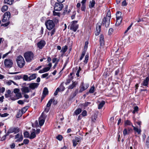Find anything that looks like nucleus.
<instances>
[{
  "mask_svg": "<svg viewBox=\"0 0 149 149\" xmlns=\"http://www.w3.org/2000/svg\"><path fill=\"white\" fill-rule=\"evenodd\" d=\"M34 54L31 52H27L25 53L24 56L26 62H31L34 59Z\"/></svg>",
  "mask_w": 149,
  "mask_h": 149,
  "instance_id": "1",
  "label": "nucleus"
},
{
  "mask_svg": "<svg viewBox=\"0 0 149 149\" xmlns=\"http://www.w3.org/2000/svg\"><path fill=\"white\" fill-rule=\"evenodd\" d=\"M16 61L18 66L20 68H22L25 65V62L23 57L19 55L17 56Z\"/></svg>",
  "mask_w": 149,
  "mask_h": 149,
  "instance_id": "2",
  "label": "nucleus"
},
{
  "mask_svg": "<svg viewBox=\"0 0 149 149\" xmlns=\"http://www.w3.org/2000/svg\"><path fill=\"white\" fill-rule=\"evenodd\" d=\"M45 24L47 28L49 30L52 29L55 26L54 23L52 20H48L45 22Z\"/></svg>",
  "mask_w": 149,
  "mask_h": 149,
  "instance_id": "3",
  "label": "nucleus"
},
{
  "mask_svg": "<svg viewBox=\"0 0 149 149\" xmlns=\"http://www.w3.org/2000/svg\"><path fill=\"white\" fill-rule=\"evenodd\" d=\"M110 20V15L109 16L105 17L104 18L103 21L102 22L103 25H105L106 27H108Z\"/></svg>",
  "mask_w": 149,
  "mask_h": 149,
  "instance_id": "4",
  "label": "nucleus"
},
{
  "mask_svg": "<svg viewBox=\"0 0 149 149\" xmlns=\"http://www.w3.org/2000/svg\"><path fill=\"white\" fill-rule=\"evenodd\" d=\"M4 64L6 67L10 68L12 67L13 63L12 60L9 59H6L4 60Z\"/></svg>",
  "mask_w": 149,
  "mask_h": 149,
  "instance_id": "5",
  "label": "nucleus"
},
{
  "mask_svg": "<svg viewBox=\"0 0 149 149\" xmlns=\"http://www.w3.org/2000/svg\"><path fill=\"white\" fill-rule=\"evenodd\" d=\"M77 21H74L72 22L71 24L70 29L74 31L75 32L78 27V25L77 24Z\"/></svg>",
  "mask_w": 149,
  "mask_h": 149,
  "instance_id": "6",
  "label": "nucleus"
},
{
  "mask_svg": "<svg viewBox=\"0 0 149 149\" xmlns=\"http://www.w3.org/2000/svg\"><path fill=\"white\" fill-rule=\"evenodd\" d=\"M10 17V13L9 12H6L4 14L2 21L4 22L9 20Z\"/></svg>",
  "mask_w": 149,
  "mask_h": 149,
  "instance_id": "7",
  "label": "nucleus"
},
{
  "mask_svg": "<svg viewBox=\"0 0 149 149\" xmlns=\"http://www.w3.org/2000/svg\"><path fill=\"white\" fill-rule=\"evenodd\" d=\"M63 6V5L62 3H56L54 6V9L57 11H60L62 9Z\"/></svg>",
  "mask_w": 149,
  "mask_h": 149,
  "instance_id": "8",
  "label": "nucleus"
},
{
  "mask_svg": "<svg viewBox=\"0 0 149 149\" xmlns=\"http://www.w3.org/2000/svg\"><path fill=\"white\" fill-rule=\"evenodd\" d=\"M82 140V138L80 136L79 137L75 136L74 139L72 140L73 146L75 147L78 143L79 142Z\"/></svg>",
  "mask_w": 149,
  "mask_h": 149,
  "instance_id": "9",
  "label": "nucleus"
},
{
  "mask_svg": "<svg viewBox=\"0 0 149 149\" xmlns=\"http://www.w3.org/2000/svg\"><path fill=\"white\" fill-rule=\"evenodd\" d=\"M101 25L97 23L96 25V31L95 32V34L96 36H97L99 34L101 31Z\"/></svg>",
  "mask_w": 149,
  "mask_h": 149,
  "instance_id": "10",
  "label": "nucleus"
},
{
  "mask_svg": "<svg viewBox=\"0 0 149 149\" xmlns=\"http://www.w3.org/2000/svg\"><path fill=\"white\" fill-rule=\"evenodd\" d=\"M22 92V94L27 93L29 92V87L23 86L21 89Z\"/></svg>",
  "mask_w": 149,
  "mask_h": 149,
  "instance_id": "11",
  "label": "nucleus"
},
{
  "mask_svg": "<svg viewBox=\"0 0 149 149\" xmlns=\"http://www.w3.org/2000/svg\"><path fill=\"white\" fill-rule=\"evenodd\" d=\"M10 133L15 132V133H17L19 131V129L17 127H11L8 130Z\"/></svg>",
  "mask_w": 149,
  "mask_h": 149,
  "instance_id": "12",
  "label": "nucleus"
},
{
  "mask_svg": "<svg viewBox=\"0 0 149 149\" xmlns=\"http://www.w3.org/2000/svg\"><path fill=\"white\" fill-rule=\"evenodd\" d=\"M45 44V42L44 40H41L38 43L37 45L39 48L42 49L44 46Z\"/></svg>",
  "mask_w": 149,
  "mask_h": 149,
  "instance_id": "13",
  "label": "nucleus"
},
{
  "mask_svg": "<svg viewBox=\"0 0 149 149\" xmlns=\"http://www.w3.org/2000/svg\"><path fill=\"white\" fill-rule=\"evenodd\" d=\"M84 85L85 84H82L81 86L80 87V89L79 91L80 93L82 92L88 88V86H85Z\"/></svg>",
  "mask_w": 149,
  "mask_h": 149,
  "instance_id": "14",
  "label": "nucleus"
},
{
  "mask_svg": "<svg viewBox=\"0 0 149 149\" xmlns=\"http://www.w3.org/2000/svg\"><path fill=\"white\" fill-rule=\"evenodd\" d=\"M100 45L101 46H102L104 45V41L103 36L100 35Z\"/></svg>",
  "mask_w": 149,
  "mask_h": 149,
  "instance_id": "15",
  "label": "nucleus"
},
{
  "mask_svg": "<svg viewBox=\"0 0 149 149\" xmlns=\"http://www.w3.org/2000/svg\"><path fill=\"white\" fill-rule=\"evenodd\" d=\"M116 18V26H118L120 24L122 20V17H120Z\"/></svg>",
  "mask_w": 149,
  "mask_h": 149,
  "instance_id": "16",
  "label": "nucleus"
},
{
  "mask_svg": "<svg viewBox=\"0 0 149 149\" xmlns=\"http://www.w3.org/2000/svg\"><path fill=\"white\" fill-rule=\"evenodd\" d=\"M95 4V1L94 0H92L89 2V7L90 8H91L94 6Z\"/></svg>",
  "mask_w": 149,
  "mask_h": 149,
  "instance_id": "17",
  "label": "nucleus"
},
{
  "mask_svg": "<svg viewBox=\"0 0 149 149\" xmlns=\"http://www.w3.org/2000/svg\"><path fill=\"white\" fill-rule=\"evenodd\" d=\"M45 120L44 119L42 118L41 117H40L39 119V124L40 126H42L45 122Z\"/></svg>",
  "mask_w": 149,
  "mask_h": 149,
  "instance_id": "18",
  "label": "nucleus"
},
{
  "mask_svg": "<svg viewBox=\"0 0 149 149\" xmlns=\"http://www.w3.org/2000/svg\"><path fill=\"white\" fill-rule=\"evenodd\" d=\"M33 132L29 136V138L31 139H33L36 137V135L35 133V129H33Z\"/></svg>",
  "mask_w": 149,
  "mask_h": 149,
  "instance_id": "19",
  "label": "nucleus"
},
{
  "mask_svg": "<svg viewBox=\"0 0 149 149\" xmlns=\"http://www.w3.org/2000/svg\"><path fill=\"white\" fill-rule=\"evenodd\" d=\"M14 1V0H4V2L5 3L11 5L13 4Z\"/></svg>",
  "mask_w": 149,
  "mask_h": 149,
  "instance_id": "20",
  "label": "nucleus"
},
{
  "mask_svg": "<svg viewBox=\"0 0 149 149\" xmlns=\"http://www.w3.org/2000/svg\"><path fill=\"white\" fill-rule=\"evenodd\" d=\"M110 73H111L110 72H107V70L106 69L105 70V72L103 74L104 77L106 78L109 76V75L110 74Z\"/></svg>",
  "mask_w": 149,
  "mask_h": 149,
  "instance_id": "21",
  "label": "nucleus"
},
{
  "mask_svg": "<svg viewBox=\"0 0 149 149\" xmlns=\"http://www.w3.org/2000/svg\"><path fill=\"white\" fill-rule=\"evenodd\" d=\"M105 102L104 101H102L98 105V109H102L105 104Z\"/></svg>",
  "mask_w": 149,
  "mask_h": 149,
  "instance_id": "22",
  "label": "nucleus"
},
{
  "mask_svg": "<svg viewBox=\"0 0 149 149\" xmlns=\"http://www.w3.org/2000/svg\"><path fill=\"white\" fill-rule=\"evenodd\" d=\"M36 77V74H33L31 75L29 77V80L30 81L31 80L35 79Z\"/></svg>",
  "mask_w": 149,
  "mask_h": 149,
  "instance_id": "23",
  "label": "nucleus"
},
{
  "mask_svg": "<svg viewBox=\"0 0 149 149\" xmlns=\"http://www.w3.org/2000/svg\"><path fill=\"white\" fill-rule=\"evenodd\" d=\"M29 88L32 89H34L38 87V84H29Z\"/></svg>",
  "mask_w": 149,
  "mask_h": 149,
  "instance_id": "24",
  "label": "nucleus"
},
{
  "mask_svg": "<svg viewBox=\"0 0 149 149\" xmlns=\"http://www.w3.org/2000/svg\"><path fill=\"white\" fill-rule=\"evenodd\" d=\"M132 127H133L134 130L136 132H137L138 134H141V130L139 128L136 127L132 125Z\"/></svg>",
  "mask_w": 149,
  "mask_h": 149,
  "instance_id": "25",
  "label": "nucleus"
},
{
  "mask_svg": "<svg viewBox=\"0 0 149 149\" xmlns=\"http://www.w3.org/2000/svg\"><path fill=\"white\" fill-rule=\"evenodd\" d=\"M68 49V47L66 45L63 46L62 49L61 50V52H63V53H65L67 50Z\"/></svg>",
  "mask_w": 149,
  "mask_h": 149,
  "instance_id": "26",
  "label": "nucleus"
},
{
  "mask_svg": "<svg viewBox=\"0 0 149 149\" xmlns=\"http://www.w3.org/2000/svg\"><path fill=\"white\" fill-rule=\"evenodd\" d=\"M42 94L45 95H47L48 94V91L47 87H45L43 89Z\"/></svg>",
  "mask_w": 149,
  "mask_h": 149,
  "instance_id": "27",
  "label": "nucleus"
},
{
  "mask_svg": "<svg viewBox=\"0 0 149 149\" xmlns=\"http://www.w3.org/2000/svg\"><path fill=\"white\" fill-rule=\"evenodd\" d=\"M81 111V109L80 108L74 111V113L76 115L79 114Z\"/></svg>",
  "mask_w": 149,
  "mask_h": 149,
  "instance_id": "28",
  "label": "nucleus"
},
{
  "mask_svg": "<svg viewBox=\"0 0 149 149\" xmlns=\"http://www.w3.org/2000/svg\"><path fill=\"white\" fill-rule=\"evenodd\" d=\"M23 113L20 111H19L16 115V117L17 118H19L21 117Z\"/></svg>",
  "mask_w": 149,
  "mask_h": 149,
  "instance_id": "29",
  "label": "nucleus"
},
{
  "mask_svg": "<svg viewBox=\"0 0 149 149\" xmlns=\"http://www.w3.org/2000/svg\"><path fill=\"white\" fill-rule=\"evenodd\" d=\"M8 9V7L6 5L3 6L1 8V10L2 12L6 11Z\"/></svg>",
  "mask_w": 149,
  "mask_h": 149,
  "instance_id": "30",
  "label": "nucleus"
},
{
  "mask_svg": "<svg viewBox=\"0 0 149 149\" xmlns=\"http://www.w3.org/2000/svg\"><path fill=\"white\" fill-rule=\"evenodd\" d=\"M58 88H59V90L60 91H63L65 90V88L64 87L62 84H61Z\"/></svg>",
  "mask_w": 149,
  "mask_h": 149,
  "instance_id": "31",
  "label": "nucleus"
},
{
  "mask_svg": "<svg viewBox=\"0 0 149 149\" xmlns=\"http://www.w3.org/2000/svg\"><path fill=\"white\" fill-rule=\"evenodd\" d=\"M95 90V87L94 86L91 87L90 89L89 92L90 93H93Z\"/></svg>",
  "mask_w": 149,
  "mask_h": 149,
  "instance_id": "32",
  "label": "nucleus"
},
{
  "mask_svg": "<svg viewBox=\"0 0 149 149\" xmlns=\"http://www.w3.org/2000/svg\"><path fill=\"white\" fill-rule=\"evenodd\" d=\"M125 125H129L132 126V125H133L132 123L128 120H127L125 121Z\"/></svg>",
  "mask_w": 149,
  "mask_h": 149,
  "instance_id": "33",
  "label": "nucleus"
},
{
  "mask_svg": "<svg viewBox=\"0 0 149 149\" xmlns=\"http://www.w3.org/2000/svg\"><path fill=\"white\" fill-rule=\"evenodd\" d=\"M91 104V102H87L82 104V106L84 107H86Z\"/></svg>",
  "mask_w": 149,
  "mask_h": 149,
  "instance_id": "34",
  "label": "nucleus"
},
{
  "mask_svg": "<svg viewBox=\"0 0 149 149\" xmlns=\"http://www.w3.org/2000/svg\"><path fill=\"white\" fill-rule=\"evenodd\" d=\"M121 13L119 11L117 12L116 13V18L122 17L121 16Z\"/></svg>",
  "mask_w": 149,
  "mask_h": 149,
  "instance_id": "35",
  "label": "nucleus"
},
{
  "mask_svg": "<svg viewBox=\"0 0 149 149\" xmlns=\"http://www.w3.org/2000/svg\"><path fill=\"white\" fill-rule=\"evenodd\" d=\"M52 100H53L52 99H51L48 101V102L47 105V107H48L50 106L52 103Z\"/></svg>",
  "mask_w": 149,
  "mask_h": 149,
  "instance_id": "36",
  "label": "nucleus"
},
{
  "mask_svg": "<svg viewBox=\"0 0 149 149\" xmlns=\"http://www.w3.org/2000/svg\"><path fill=\"white\" fill-rule=\"evenodd\" d=\"M24 136L25 137L29 138V134L28 132L26 131L24 132Z\"/></svg>",
  "mask_w": 149,
  "mask_h": 149,
  "instance_id": "37",
  "label": "nucleus"
},
{
  "mask_svg": "<svg viewBox=\"0 0 149 149\" xmlns=\"http://www.w3.org/2000/svg\"><path fill=\"white\" fill-rule=\"evenodd\" d=\"M23 79L25 81H29V77L27 75H24L23 77Z\"/></svg>",
  "mask_w": 149,
  "mask_h": 149,
  "instance_id": "38",
  "label": "nucleus"
},
{
  "mask_svg": "<svg viewBox=\"0 0 149 149\" xmlns=\"http://www.w3.org/2000/svg\"><path fill=\"white\" fill-rule=\"evenodd\" d=\"M86 53V52L85 51H83L82 52L81 55V56L80 58V60H81L84 57V56L85 54Z\"/></svg>",
  "mask_w": 149,
  "mask_h": 149,
  "instance_id": "39",
  "label": "nucleus"
},
{
  "mask_svg": "<svg viewBox=\"0 0 149 149\" xmlns=\"http://www.w3.org/2000/svg\"><path fill=\"white\" fill-rule=\"evenodd\" d=\"M88 55L87 54L86 55L85 57V60L84 61V62L85 63H86L88 60Z\"/></svg>",
  "mask_w": 149,
  "mask_h": 149,
  "instance_id": "40",
  "label": "nucleus"
},
{
  "mask_svg": "<svg viewBox=\"0 0 149 149\" xmlns=\"http://www.w3.org/2000/svg\"><path fill=\"white\" fill-rule=\"evenodd\" d=\"M16 96L17 97V99H19L20 98H21L22 97L21 94L20 93H16Z\"/></svg>",
  "mask_w": 149,
  "mask_h": 149,
  "instance_id": "41",
  "label": "nucleus"
},
{
  "mask_svg": "<svg viewBox=\"0 0 149 149\" xmlns=\"http://www.w3.org/2000/svg\"><path fill=\"white\" fill-rule=\"evenodd\" d=\"M149 81V78L148 77H146V79L143 81V84H148Z\"/></svg>",
  "mask_w": 149,
  "mask_h": 149,
  "instance_id": "42",
  "label": "nucleus"
},
{
  "mask_svg": "<svg viewBox=\"0 0 149 149\" xmlns=\"http://www.w3.org/2000/svg\"><path fill=\"white\" fill-rule=\"evenodd\" d=\"M139 108L137 106H135L134 107V110L132 111L133 113H135L138 111Z\"/></svg>",
  "mask_w": 149,
  "mask_h": 149,
  "instance_id": "43",
  "label": "nucleus"
},
{
  "mask_svg": "<svg viewBox=\"0 0 149 149\" xmlns=\"http://www.w3.org/2000/svg\"><path fill=\"white\" fill-rule=\"evenodd\" d=\"M27 107H24L22 109L21 111L23 113H24L27 109Z\"/></svg>",
  "mask_w": 149,
  "mask_h": 149,
  "instance_id": "44",
  "label": "nucleus"
},
{
  "mask_svg": "<svg viewBox=\"0 0 149 149\" xmlns=\"http://www.w3.org/2000/svg\"><path fill=\"white\" fill-rule=\"evenodd\" d=\"M129 134V132L127 131L126 129H125L123 131V134L124 136H125L126 135Z\"/></svg>",
  "mask_w": 149,
  "mask_h": 149,
  "instance_id": "45",
  "label": "nucleus"
},
{
  "mask_svg": "<svg viewBox=\"0 0 149 149\" xmlns=\"http://www.w3.org/2000/svg\"><path fill=\"white\" fill-rule=\"evenodd\" d=\"M86 9V5H82L81 10L82 11H85Z\"/></svg>",
  "mask_w": 149,
  "mask_h": 149,
  "instance_id": "46",
  "label": "nucleus"
},
{
  "mask_svg": "<svg viewBox=\"0 0 149 149\" xmlns=\"http://www.w3.org/2000/svg\"><path fill=\"white\" fill-rule=\"evenodd\" d=\"M63 137L61 135H58L56 137V138L59 141H61L62 140Z\"/></svg>",
  "mask_w": 149,
  "mask_h": 149,
  "instance_id": "47",
  "label": "nucleus"
},
{
  "mask_svg": "<svg viewBox=\"0 0 149 149\" xmlns=\"http://www.w3.org/2000/svg\"><path fill=\"white\" fill-rule=\"evenodd\" d=\"M19 88H15L13 90L14 93L16 94L19 93Z\"/></svg>",
  "mask_w": 149,
  "mask_h": 149,
  "instance_id": "48",
  "label": "nucleus"
},
{
  "mask_svg": "<svg viewBox=\"0 0 149 149\" xmlns=\"http://www.w3.org/2000/svg\"><path fill=\"white\" fill-rule=\"evenodd\" d=\"M23 139V138L22 135H20V136L19 138L17 139V141H21Z\"/></svg>",
  "mask_w": 149,
  "mask_h": 149,
  "instance_id": "49",
  "label": "nucleus"
},
{
  "mask_svg": "<svg viewBox=\"0 0 149 149\" xmlns=\"http://www.w3.org/2000/svg\"><path fill=\"white\" fill-rule=\"evenodd\" d=\"M81 115L83 116H86L87 115V112L85 110H84L83 111Z\"/></svg>",
  "mask_w": 149,
  "mask_h": 149,
  "instance_id": "50",
  "label": "nucleus"
},
{
  "mask_svg": "<svg viewBox=\"0 0 149 149\" xmlns=\"http://www.w3.org/2000/svg\"><path fill=\"white\" fill-rule=\"evenodd\" d=\"M60 92V91L59 90V88H58L56 89V91H55L54 93V95L55 96L56 95H57L58 93V92Z\"/></svg>",
  "mask_w": 149,
  "mask_h": 149,
  "instance_id": "51",
  "label": "nucleus"
},
{
  "mask_svg": "<svg viewBox=\"0 0 149 149\" xmlns=\"http://www.w3.org/2000/svg\"><path fill=\"white\" fill-rule=\"evenodd\" d=\"M113 29L112 28H110L109 29L108 34L109 35H110L112 34V32H113Z\"/></svg>",
  "mask_w": 149,
  "mask_h": 149,
  "instance_id": "52",
  "label": "nucleus"
},
{
  "mask_svg": "<svg viewBox=\"0 0 149 149\" xmlns=\"http://www.w3.org/2000/svg\"><path fill=\"white\" fill-rule=\"evenodd\" d=\"M44 70L45 72H47L50 69V67H47L44 68L43 69Z\"/></svg>",
  "mask_w": 149,
  "mask_h": 149,
  "instance_id": "53",
  "label": "nucleus"
},
{
  "mask_svg": "<svg viewBox=\"0 0 149 149\" xmlns=\"http://www.w3.org/2000/svg\"><path fill=\"white\" fill-rule=\"evenodd\" d=\"M76 84L70 85L68 87V89H72L75 86Z\"/></svg>",
  "mask_w": 149,
  "mask_h": 149,
  "instance_id": "54",
  "label": "nucleus"
},
{
  "mask_svg": "<svg viewBox=\"0 0 149 149\" xmlns=\"http://www.w3.org/2000/svg\"><path fill=\"white\" fill-rule=\"evenodd\" d=\"M146 144L148 147H149V136L147 138L146 141Z\"/></svg>",
  "mask_w": 149,
  "mask_h": 149,
  "instance_id": "55",
  "label": "nucleus"
},
{
  "mask_svg": "<svg viewBox=\"0 0 149 149\" xmlns=\"http://www.w3.org/2000/svg\"><path fill=\"white\" fill-rule=\"evenodd\" d=\"M117 48L116 49H115V47H114L113 49V52H115L116 53H117L118 51L119 50V48H118V47L117 46Z\"/></svg>",
  "mask_w": 149,
  "mask_h": 149,
  "instance_id": "56",
  "label": "nucleus"
},
{
  "mask_svg": "<svg viewBox=\"0 0 149 149\" xmlns=\"http://www.w3.org/2000/svg\"><path fill=\"white\" fill-rule=\"evenodd\" d=\"M29 141L28 139H25L23 141V143L24 144H27L29 143Z\"/></svg>",
  "mask_w": 149,
  "mask_h": 149,
  "instance_id": "57",
  "label": "nucleus"
},
{
  "mask_svg": "<svg viewBox=\"0 0 149 149\" xmlns=\"http://www.w3.org/2000/svg\"><path fill=\"white\" fill-rule=\"evenodd\" d=\"M12 83H13L14 84H16L15 82L12 80H9L6 82V84H11Z\"/></svg>",
  "mask_w": 149,
  "mask_h": 149,
  "instance_id": "58",
  "label": "nucleus"
},
{
  "mask_svg": "<svg viewBox=\"0 0 149 149\" xmlns=\"http://www.w3.org/2000/svg\"><path fill=\"white\" fill-rule=\"evenodd\" d=\"M48 74L47 73L43 74L42 75L41 77L42 78H45L48 75Z\"/></svg>",
  "mask_w": 149,
  "mask_h": 149,
  "instance_id": "59",
  "label": "nucleus"
},
{
  "mask_svg": "<svg viewBox=\"0 0 149 149\" xmlns=\"http://www.w3.org/2000/svg\"><path fill=\"white\" fill-rule=\"evenodd\" d=\"M8 114L5 113L3 114H1V117H4L7 116L8 115Z\"/></svg>",
  "mask_w": 149,
  "mask_h": 149,
  "instance_id": "60",
  "label": "nucleus"
},
{
  "mask_svg": "<svg viewBox=\"0 0 149 149\" xmlns=\"http://www.w3.org/2000/svg\"><path fill=\"white\" fill-rule=\"evenodd\" d=\"M10 147L11 148L13 149L14 148L15 146V144L14 143H12L11 145H10Z\"/></svg>",
  "mask_w": 149,
  "mask_h": 149,
  "instance_id": "61",
  "label": "nucleus"
},
{
  "mask_svg": "<svg viewBox=\"0 0 149 149\" xmlns=\"http://www.w3.org/2000/svg\"><path fill=\"white\" fill-rule=\"evenodd\" d=\"M17 103L18 104H23L24 103V102L22 100H19L17 102Z\"/></svg>",
  "mask_w": 149,
  "mask_h": 149,
  "instance_id": "62",
  "label": "nucleus"
},
{
  "mask_svg": "<svg viewBox=\"0 0 149 149\" xmlns=\"http://www.w3.org/2000/svg\"><path fill=\"white\" fill-rule=\"evenodd\" d=\"M55 32V31L54 29H53L50 32L51 36H52Z\"/></svg>",
  "mask_w": 149,
  "mask_h": 149,
  "instance_id": "63",
  "label": "nucleus"
},
{
  "mask_svg": "<svg viewBox=\"0 0 149 149\" xmlns=\"http://www.w3.org/2000/svg\"><path fill=\"white\" fill-rule=\"evenodd\" d=\"M127 4L126 2V1L125 0H124L123 1L122 5L123 6H125L127 5Z\"/></svg>",
  "mask_w": 149,
  "mask_h": 149,
  "instance_id": "64",
  "label": "nucleus"
}]
</instances>
